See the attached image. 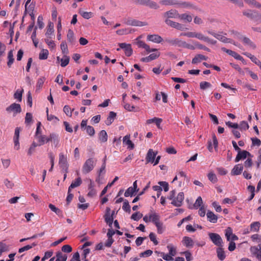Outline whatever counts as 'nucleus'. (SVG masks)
Instances as JSON below:
<instances>
[{"label": "nucleus", "instance_id": "f257e3e1", "mask_svg": "<svg viewBox=\"0 0 261 261\" xmlns=\"http://www.w3.org/2000/svg\"><path fill=\"white\" fill-rule=\"evenodd\" d=\"M97 160L94 158H89L84 163L82 167V172L84 174H87L91 172L96 164Z\"/></svg>", "mask_w": 261, "mask_h": 261}, {"label": "nucleus", "instance_id": "f03ea898", "mask_svg": "<svg viewBox=\"0 0 261 261\" xmlns=\"http://www.w3.org/2000/svg\"><path fill=\"white\" fill-rule=\"evenodd\" d=\"M208 235L211 241L215 245L218 247H223V240L219 234L210 232Z\"/></svg>", "mask_w": 261, "mask_h": 261}, {"label": "nucleus", "instance_id": "7ed1b4c3", "mask_svg": "<svg viewBox=\"0 0 261 261\" xmlns=\"http://www.w3.org/2000/svg\"><path fill=\"white\" fill-rule=\"evenodd\" d=\"M59 164L63 172L67 173L68 172V165L67 158L64 155L63 153H60L59 154Z\"/></svg>", "mask_w": 261, "mask_h": 261}, {"label": "nucleus", "instance_id": "20e7f679", "mask_svg": "<svg viewBox=\"0 0 261 261\" xmlns=\"http://www.w3.org/2000/svg\"><path fill=\"white\" fill-rule=\"evenodd\" d=\"M6 110L9 113H13V116H15L17 114L21 112V108L19 104L13 103L8 107Z\"/></svg>", "mask_w": 261, "mask_h": 261}, {"label": "nucleus", "instance_id": "39448f33", "mask_svg": "<svg viewBox=\"0 0 261 261\" xmlns=\"http://www.w3.org/2000/svg\"><path fill=\"white\" fill-rule=\"evenodd\" d=\"M165 22L167 25L170 26L171 27L174 28L180 31H184L185 30L187 29V28H185V25L177 22L173 21L170 20L169 19H166Z\"/></svg>", "mask_w": 261, "mask_h": 261}, {"label": "nucleus", "instance_id": "423d86ee", "mask_svg": "<svg viewBox=\"0 0 261 261\" xmlns=\"http://www.w3.org/2000/svg\"><path fill=\"white\" fill-rule=\"evenodd\" d=\"M184 199V194L183 192H179L177 197L173 199L171 204L176 207H179L182 205Z\"/></svg>", "mask_w": 261, "mask_h": 261}, {"label": "nucleus", "instance_id": "0eeeda50", "mask_svg": "<svg viewBox=\"0 0 261 261\" xmlns=\"http://www.w3.org/2000/svg\"><path fill=\"white\" fill-rule=\"evenodd\" d=\"M120 48L124 50L125 55L127 57H130L133 54V49L130 44L125 43H120L118 44Z\"/></svg>", "mask_w": 261, "mask_h": 261}, {"label": "nucleus", "instance_id": "6e6552de", "mask_svg": "<svg viewBox=\"0 0 261 261\" xmlns=\"http://www.w3.org/2000/svg\"><path fill=\"white\" fill-rule=\"evenodd\" d=\"M157 153V151L154 152L152 149H149L147 153L145 158L146 163H153Z\"/></svg>", "mask_w": 261, "mask_h": 261}, {"label": "nucleus", "instance_id": "1a4fd4ad", "mask_svg": "<svg viewBox=\"0 0 261 261\" xmlns=\"http://www.w3.org/2000/svg\"><path fill=\"white\" fill-rule=\"evenodd\" d=\"M125 23L127 25L133 26L142 27L147 25V23L145 22L140 21L132 18H128Z\"/></svg>", "mask_w": 261, "mask_h": 261}, {"label": "nucleus", "instance_id": "9d476101", "mask_svg": "<svg viewBox=\"0 0 261 261\" xmlns=\"http://www.w3.org/2000/svg\"><path fill=\"white\" fill-rule=\"evenodd\" d=\"M110 208L107 207L106 208V213L105 215V219L106 222L108 224L110 227H112L114 217L113 216V214H110Z\"/></svg>", "mask_w": 261, "mask_h": 261}, {"label": "nucleus", "instance_id": "9b49d317", "mask_svg": "<svg viewBox=\"0 0 261 261\" xmlns=\"http://www.w3.org/2000/svg\"><path fill=\"white\" fill-rule=\"evenodd\" d=\"M179 14L178 13L177 11L174 9H171L169 11L166 12L164 14V17L166 18V19L169 18H179Z\"/></svg>", "mask_w": 261, "mask_h": 261}, {"label": "nucleus", "instance_id": "f8f14e48", "mask_svg": "<svg viewBox=\"0 0 261 261\" xmlns=\"http://www.w3.org/2000/svg\"><path fill=\"white\" fill-rule=\"evenodd\" d=\"M238 152V154L235 159V162H238L241 160L245 159L248 155H250V153L246 150H240Z\"/></svg>", "mask_w": 261, "mask_h": 261}, {"label": "nucleus", "instance_id": "ddd939ff", "mask_svg": "<svg viewBox=\"0 0 261 261\" xmlns=\"http://www.w3.org/2000/svg\"><path fill=\"white\" fill-rule=\"evenodd\" d=\"M221 49L224 52L226 53L228 55H230L231 56L234 57L236 59L239 60H244L243 58L240 55L237 54L236 52L232 51L230 49H226L225 47H222Z\"/></svg>", "mask_w": 261, "mask_h": 261}, {"label": "nucleus", "instance_id": "4468645a", "mask_svg": "<svg viewBox=\"0 0 261 261\" xmlns=\"http://www.w3.org/2000/svg\"><path fill=\"white\" fill-rule=\"evenodd\" d=\"M147 39L148 41L156 43H161L163 40L160 36L156 34L148 35L147 37Z\"/></svg>", "mask_w": 261, "mask_h": 261}, {"label": "nucleus", "instance_id": "2eb2a0df", "mask_svg": "<svg viewBox=\"0 0 261 261\" xmlns=\"http://www.w3.org/2000/svg\"><path fill=\"white\" fill-rule=\"evenodd\" d=\"M243 169V166L242 164H238L234 166L231 170L232 175H238L241 174Z\"/></svg>", "mask_w": 261, "mask_h": 261}, {"label": "nucleus", "instance_id": "dca6fc26", "mask_svg": "<svg viewBox=\"0 0 261 261\" xmlns=\"http://www.w3.org/2000/svg\"><path fill=\"white\" fill-rule=\"evenodd\" d=\"M182 243L184 246L188 248L193 247L194 244L193 240L189 237H184L182 239Z\"/></svg>", "mask_w": 261, "mask_h": 261}, {"label": "nucleus", "instance_id": "f3484780", "mask_svg": "<svg viewBox=\"0 0 261 261\" xmlns=\"http://www.w3.org/2000/svg\"><path fill=\"white\" fill-rule=\"evenodd\" d=\"M36 138L38 140L39 145L41 146L44 144L45 143H47L50 141V136L49 137H47L45 135H40L39 136H37Z\"/></svg>", "mask_w": 261, "mask_h": 261}, {"label": "nucleus", "instance_id": "a211bd4d", "mask_svg": "<svg viewBox=\"0 0 261 261\" xmlns=\"http://www.w3.org/2000/svg\"><path fill=\"white\" fill-rule=\"evenodd\" d=\"M130 136L126 135L123 137V143L124 144L127 145V148L133 149L134 148V144L129 139Z\"/></svg>", "mask_w": 261, "mask_h": 261}, {"label": "nucleus", "instance_id": "6ab92c4d", "mask_svg": "<svg viewBox=\"0 0 261 261\" xmlns=\"http://www.w3.org/2000/svg\"><path fill=\"white\" fill-rule=\"evenodd\" d=\"M70 58L66 55H64L62 59H60L59 57H57V60L61 61V66L63 67L66 66L69 62Z\"/></svg>", "mask_w": 261, "mask_h": 261}, {"label": "nucleus", "instance_id": "aec40b11", "mask_svg": "<svg viewBox=\"0 0 261 261\" xmlns=\"http://www.w3.org/2000/svg\"><path fill=\"white\" fill-rule=\"evenodd\" d=\"M215 38H217V39H218L219 40L222 41V42L230 43H232L234 45H236V43L233 41L232 40L227 38L226 37L220 34H217Z\"/></svg>", "mask_w": 261, "mask_h": 261}, {"label": "nucleus", "instance_id": "412c9836", "mask_svg": "<svg viewBox=\"0 0 261 261\" xmlns=\"http://www.w3.org/2000/svg\"><path fill=\"white\" fill-rule=\"evenodd\" d=\"M208 221L212 223H216L218 220V217L214 214L213 212L208 211L206 214Z\"/></svg>", "mask_w": 261, "mask_h": 261}, {"label": "nucleus", "instance_id": "4be33fe9", "mask_svg": "<svg viewBox=\"0 0 261 261\" xmlns=\"http://www.w3.org/2000/svg\"><path fill=\"white\" fill-rule=\"evenodd\" d=\"M207 59V57L201 54H198L196 55L195 56V57L192 59V63L197 64L198 63H199L201 60H206Z\"/></svg>", "mask_w": 261, "mask_h": 261}, {"label": "nucleus", "instance_id": "5701e85b", "mask_svg": "<svg viewBox=\"0 0 261 261\" xmlns=\"http://www.w3.org/2000/svg\"><path fill=\"white\" fill-rule=\"evenodd\" d=\"M243 42L245 45L248 46L250 48L253 49L256 48L255 44L249 38L243 37Z\"/></svg>", "mask_w": 261, "mask_h": 261}, {"label": "nucleus", "instance_id": "b1692460", "mask_svg": "<svg viewBox=\"0 0 261 261\" xmlns=\"http://www.w3.org/2000/svg\"><path fill=\"white\" fill-rule=\"evenodd\" d=\"M116 117V113L114 112H110L109 113V115L107 118V120L105 121L106 125H110L112 122L114 121L115 118Z\"/></svg>", "mask_w": 261, "mask_h": 261}, {"label": "nucleus", "instance_id": "393cba45", "mask_svg": "<svg viewBox=\"0 0 261 261\" xmlns=\"http://www.w3.org/2000/svg\"><path fill=\"white\" fill-rule=\"evenodd\" d=\"M244 55L249 58L251 60L258 65L261 69V62L257 58L248 53H245Z\"/></svg>", "mask_w": 261, "mask_h": 261}, {"label": "nucleus", "instance_id": "a878e982", "mask_svg": "<svg viewBox=\"0 0 261 261\" xmlns=\"http://www.w3.org/2000/svg\"><path fill=\"white\" fill-rule=\"evenodd\" d=\"M98 139L101 142L104 143L108 140V135L106 130H102L98 134Z\"/></svg>", "mask_w": 261, "mask_h": 261}, {"label": "nucleus", "instance_id": "bb28decb", "mask_svg": "<svg viewBox=\"0 0 261 261\" xmlns=\"http://www.w3.org/2000/svg\"><path fill=\"white\" fill-rule=\"evenodd\" d=\"M216 251L218 258L220 260H223L225 258L226 255L225 254V252L222 248V247H219L217 249Z\"/></svg>", "mask_w": 261, "mask_h": 261}, {"label": "nucleus", "instance_id": "cd10ccee", "mask_svg": "<svg viewBox=\"0 0 261 261\" xmlns=\"http://www.w3.org/2000/svg\"><path fill=\"white\" fill-rule=\"evenodd\" d=\"M67 40L71 44H74L75 42V39L74 36V33L73 31L69 29L68 31L67 35Z\"/></svg>", "mask_w": 261, "mask_h": 261}, {"label": "nucleus", "instance_id": "c85d7f7f", "mask_svg": "<svg viewBox=\"0 0 261 261\" xmlns=\"http://www.w3.org/2000/svg\"><path fill=\"white\" fill-rule=\"evenodd\" d=\"M162 122L161 118L154 117L152 119H148L146 122L147 124H150L152 123H155L158 128H160V125Z\"/></svg>", "mask_w": 261, "mask_h": 261}, {"label": "nucleus", "instance_id": "c756f323", "mask_svg": "<svg viewBox=\"0 0 261 261\" xmlns=\"http://www.w3.org/2000/svg\"><path fill=\"white\" fill-rule=\"evenodd\" d=\"M150 218H151V221H152V223L154 224V225H156V224L161 222L160 220V215L156 213H154L150 214Z\"/></svg>", "mask_w": 261, "mask_h": 261}, {"label": "nucleus", "instance_id": "7c9ffc66", "mask_svg": "<svg viewBox=\"0 0 261 261\" xmlns=\"http://www.w3.org/2000/svg\"><path fill=\"white\" fill-rule=\"evenodd\" d=\"M178 18L188 22H190L192 20V16L187 13L179 14Z\"/></svg>", "mask_w": 261, "mask_h": 261}, {"label": "nucleus", "instance_id": "2f4dec72", "mask_svg": "<svg viewBox=\"0 0 261 261\" xmlns=\"http://www.w3.org/2000/svg\"><path fill=\"white\" fill-rule=\"evenodd\" d=\"M82 180L81 177H78L71 183L68 189H69V190H71L72 189L80 186L82 184Z\"/></svg>", "mask_w": 261, "mask_h": 261}, {"label": "nucleus", "instance_id": "473e14b6", "mask_svg": "<svg viewBox=\"0 0 261 261\" xmlns=\"http://www.w3.org/2000/svg\"><path fill=\"white\" fill-rule=\"evenodd\" d=\"M49 208L54 212H55L57 215L60 217H63L62 211L60 210L59 208L56 207L53 204L50 203L48 205Z\"/></svg>", "mask_w": 261, "mask_h": 261}, {"label": "nucleus", "instance_id": "72a5a7b5", "mask_svg": "<svg viewBox=\"0 0 261 261\" xmlns=\"http://www.w3.org/2000/svg\"><path fill=\"white\" fill-rule=\"evenodd\" d=\"M46 113H47V119L48 121H53L54 123H57L59 121V118L53 115H49L48 114V109L46 108Z\"/></svg>", "mask_w": 261, "mask_h": 261}, {"label": "nucleus", "instance_id": "f704fd0d", "mask_svg": "<svg viewBox=\"0 0 261 261\" xmlns=\"http://www.w3.org/2000/svg\"><path fill=\"white\" fill-rule=\"evenodd\" d=\"M23 92V90L22 89L21 90L17 89L14 94V97L15 99H16L18 101L21 102L22 100V95Z\"/></svg>", "mask_w": 261, "mask_h": 261}, {"label": "nucleus", "instance_id": "c9c22d12", "mask_svg": "<svg viewBox=\"0 0 261 261\" xmlns=\"http://www.w3.org/2000/svg\"><path fill=\"white\" fill-rule=\"evenodd\" d=\"M54 32V24L50 22L47 26V31L45 35L47 38H51L50 35Z\"/></svg>", "mask_w": 261, "mask_h": 261}, {"label": "nucleus", "instance_id": "e433bc0d", "mask_svg": "<svg viewBox=\"0 0 261 261\" xmlns=\"http://www.w3.org/2000/svg\"><path fill=\"white\" fill-rule=\"evenodd\" d=\"M155 253L158 254H161L162 258L166 260L170 261L174 259L173 257L169 254H165L164 252H159L157 251H155Z\"/></svg>", "mask_w": 261, "mask_h": 261}, {"label": "nucleus", "instance_id": "4c0bfd02", "mask_svg": "<svg viewBox=\"0 0 261 261\" xmlns=\"http://www.w3.org/2000/svg\"><path fill=\"white\" fill-rule=\"evenodd\" d=\"M57 259L55 261H66L67 256L66 254H63L62 252L58 251L56 253Z\"/></svg>", "mask_w": 261, "mask_h": 261}, {"label": "nucleus", "instance_id": "58836bf2", "mask_svg": "<svg viewBox=\"0 0 261 261\" xmlns=\"http://www.w3.org/2000/svg\"><path fill=\"white\" fill-rule=\"evenodd\" d=\"M8 61L7 62V65L9 67H10L14 61V59L13 58V51L12 50L9 51L8 53Z\"/></svg>", "mask_w": 261, "mask_h": 261}, {"label": "nucleus", "instance_id": "ea45409f", "mask_svg": "<svg viewBox=\"0 0 261 261\" xmlns=\"http://www.w3.org/2000/svg\"><path fill=\"white\" fill-rule=\"evenodd\" d=\"M255 13V12H254L253 11H252L251 10H244L243 12V15L249 18L253 19L255 16V15H254Z\"/></svg>", "mask_w": 261, "mask_h": 261}, {"label": "nucleus", "instance_id": "a19ab883", "mask_svg": "<svg viewBox=\"0 0 261 261\" xmlns=\"http://www.w3.org/2000/svg\"><path fill=\"white\" fill-rule=\"evenodd\" d=\"M160 3L162 5L170 6L177 5L178 3L176 1L173 0H163L160 2Z\"/></svg>", "mask_w": 261, "mask_h": 261}, {"label": "nucleus", "instance_id": "79ce46f5", "mask_svg": "<svg viewBox=\"0 0 261 261\" xmlns=\"http://www.w3.org/2000/svg\"><path fill=\"white\" fill-rule=\"evenodd\" d=\"M48 51L47 49H43L39 54V58L40 60H45L47 58Z\"/></svg>", "mask_w": 261, "mask_h": 261}, {"label": "nucleus", "instance_id": "37998d69", "mask_svg": "<svg viewBox=\"0 0 261 261\" xmlns=\"http://www.w3.org/2000/svg\"><path fill=\"white\" fill-rule=\"evenodd\" d=\"M50 141H53L56 145V146L58 145L59 142V136L57 134L52 133L50 135Z\"/></svg>", "mask_w": 261, "mask_h": 261}, {"label": "nucleus", "instance_id": "c03bdc74", "mask_svg": "<svg viewBox=\"0 0 261 261\" xmlns=\"http://www.w3.org/2000/svg\"><path fill=\"white\" fill-rule=\"evenodd\" d=\"M249 125L245 121H241L239 124V129L241 131L246 130L249 128Z\"/></svg>", "mask_w": 261, "mask_h": 261}, {"label": "nucleus", "instance_id": "a18cd8bd", "mask_svg": "<svg viewBox=\"0 0 261 261\" xmlns=\"http://www.w3.org/2000/svg\"><path fill=\"white\" fill-rule=\"evenodd\" d=\"M260 223L259 222H254L250 225V230L258 231L260 227Z\"/></svg>", "mask_w": 261, "mask_h": 261}, {"label": "nucleus", "instance_id": "49530a36", "mask_svg": "<svg viewBox=\"0 0 261 261\" xmlns=\"http://www.w3.org/2000/svg\"><path fill=\"white\" fill-rule=\"evenodd\" d=\"M157 228V232L159 234H162L164 232L165 230V227H164L163 222H160L155 225Z\"/></svg>", "mask_w": 261, "mask_h": 261}, {"label": "nucleus", "instance_id": "de8ad7c7", "mask_svg": "<svg viewBox=\"0 0 261 261\" xmlns=\"http://www.w3.org/2000/svg\"><path fill=\"white\" fill-rule=\"evenodd\" d=\"M246 3L250 5H252L254 7L259 8L261 9V4L256 2L255 0H244Z\"/></svg>", "mask_w": 261, "mask_h": 261}, {"label": "nucleus", "instance_id": "09e8293b", "mask_svg": "<svg viewBox=\"0 0 261 261\" xmlns=\"http://www.w3.org/2000/svg\"><path fill=\"white\" fill-rule=\"evenodd\" d=\"M233 234L232 229L231 227H228L225 229V235L228 241H230V237Z\"/></svg>", "mask_w": 261, "mask_h": 261}, {"label": "nucleus", "instance_id": "8fccbe9b", "mask_svg": "<svg viewBox=\"0 0 261 261\" xmlns=\"http://www.w3.org/2000/svg\"><path fill=\"white\" fill-rule=\"evenodd\" d=\"M122 209L126 212H127L128 213H130V206L129 204L128 201L126 199L124 201L122 206Z\"/></svg>", "mask_w": 261, "mask_h": 261}, {"label": "nucleus", "instance_id": "3c124183", "mask_svg": "<svg viewBox=\"0 0 261 261\" xmlns=\"http://www.w3.org/2000/svg\"><path fill=\"white\" fill-rule=\"evenodd\" d=\"M74 111V109L72 110L69 106L66 105L63 108V111L66 114L67 116L69 117H71L72 116V112Z\"/></svg>", "mask_w": 261, "mask_h": 261}, {"label": "nucleus", "instance_id": "603ef678", "mask_svg": "<svg viewBox=\"0 0 261 261\" xmlns=\"http://www.w3.org/2000/svg\"><path fill=\"white\" fill-rule=\"evenodd\" d=\"M167 248L169 250V254L171 256H174L176 255V249L173 247L172 245H168Z\"/></svg>", "mask_w": 261, "mask_h": 261}, {"label": "nucleus", "instance_id": "864d4df0", "mask_svg": "<svg viewBox=\"0 0 261 261\" xmlns=\"http://www.w3.org/2000/svg\"><path fill=\"white\" fill-rule=\"evenodd\" d=\"M135 192H137L133 190L132 188V187H130L125 191L124 193V196L126 197L128 196H133Z\"/></svg>", "mask_w": 261, "mask_h": 261}, {"label": "nucleus", "instance_id": "5fc2aeb1", "mask_svg": "<svg viewBox=\"0 0 261 261\" xmlns=\"http://www.w3.org/2000/svg\"><path fill=\"white\" fill-rule=\"evenodd\" d=\"M207 177L208 179L213 183H216L218 180L216 174L212 172L209 173L207 175Z\"/></svg>", "mask_w": 261, "mask_h": 261}, {"label": "nucleus", "instance_id": "6e6d98bb", "mask_svg": "<svg viewBox=\"0 0 261 261\" xmlns=\"http://www.w3.org/2000/svg\"><path fill=\"white\" fill-rule=\"evenodd\" d=\"M80 14L82 16V17L85 19H88L92 17L93 13L92 12H88L84 11H80Z\"/></svg>", "mask_w": 261, "mask_h": 261}, {"label": "nucleus", "instance_id": "4d7b16f0", "mask_svg": "<svg viewBox=\"0 0 261 261\" xmlns=\"http://www.w3.org/2000/svg\"><path fill=\"white\" fill-rule=\"evenodd\" d=\"M212 86V85L210 83L207 82H201L200 83V88L201 90H205L208 88H210Z\"/></svg>", "mask_w": 261, "mask_h": 261}, {"label": "nucleus", "instance_id": "13d9d810", "mask_svg": "<svg viewBox=\"0 0 261 261\" xmlns=\"http://www.w3.org/2000/svg\"><path fill=\"white\" fill-rule=\"evenodd\" d=\"M143 216V215L139 212L134 213L132 216L131 219L135 221H138Z\"/></svg>", "mask_w": 261, "mask_h": 261}, {"label": "nucleus", "instance_id": "bf43d9fd", "mask_svg": "<svg viewBox=\"0 0 261 261\" xmlns=\"http://www.w3.org/2000/svg\"><path fill=\"white\" fill-rule=\"evenodd\" d=\"M60 47L63 54H67L68 53L67 45L65 41H63Z\"/></svg>", "mask_w": 261, "mask_h": 261}, {"label": "nucleus", "instance_id": "052dcab7", "mask_svg": "<svg viewBox=\"0 0 261 261\" xmlns=\"http://www.w3.org/2000/svg\"><path fill=\"white\" fill-rule=\"evenodd\" d=\"M147 6L149 7L150 8L154 9H157L159 8V6L156 3L151 0L148 1Z\"/></svg>", "mask_w": 261, "mask_h": 261}, {"label": "nucleus", "instance_id": "680f3d73", "mask_svg": "<svg viewBox=\"0 0 261 261\" xmlns=\"http://www.w3.org/2000/svg\"><path fill=\"white\" fill-rule=\"evenodd\" d=\"M86 129L87 134L89 135L90 136H93L94 135L95 130L93 126L88 125L87 126H86Z\"/></svg>", "mask_w": 261, "mask_h": 261}, {"label": "nucleus", "instance_id": "e2e57ef3", "mask_svg": "<svg viewBox=\"0 0 261 261\" xmlns=\"http://www.w3.org/2000/svg\"><path fill=\"white\" fill-rule=\"evenodd\" d=\"M177 39V38H166L165 39V42L168 43L170 45L176 46Z\"/></svg>", "mask_w": 261, "mask_h": 261}, {"label": "nucleus", "instance_id": "0e129e2a", "mask_svg": "<svg viewBox=\"0 0 261 261\" xmlns=\"http://www.w3.org/2000/svg\"><path fill=\"white\" fill-rule=\"evenodd\" d=\"M202 204V199L200 196H199L197 198L195 203L194 204V207L195 208L197 209L199 207L201 206Z\"/></svg>", "mask_w": 261, "mask_h": 261}, {"label": "nucleus", "instance_id": "69168bd1", "mask_svg": "<svg viewBox=\"0 0 261 261\" xmlns=\"http://www.w3.org/2000/svg\"><path fill=\"white\" fill-rule=\"evenodd\" d=\"M195 45L196 47H197L198 49H203V50L207 51L208 52L211 51V50L208 47L199 43V42H196L195 43Z\"/></svg>", "mask_w": 261, "mask_h": 261}, {"label": "nucleus", "instance_id": "338daca9", "mask_svg": "<svg viewBox=\"0 0 261 261\" xmlns=\"http://www.w3.org/2000/svg\"><path fill=\"white\" fill-rule=\"evenodd\" d=\"M90 253V249L86 248L84 249L83 251V253L82 254V256L83 257V261H88V260L87 259V256L88 254Z\"/></svg>", "mask_w": 261, "mask_h": 261}, {"label": "nucleus", "instance_id": "774afa93", "mask_svg": "<svg viewBox=\"0 0 261 261\" xmlns=\"http://www.w3.org/2000/svg\"><path fill=\"white\" fill-rule=\"evenodd\" d=\"M181 254L185 255L187 261H191L192 260L193 257L192 256V254L189 251H186L181 253Z\"/></svg>", "mask_w": 261, "mask_h": 261}]
</instances>
